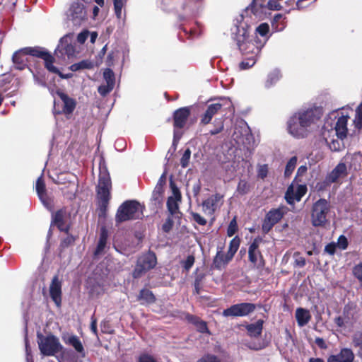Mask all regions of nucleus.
Segmentation results:
<instances>
[{
  "label": "nucleus",
  "instance_id": "f257e3e1",
  "mask_svg": "<svg viewBox=\"0 0 362 362\" xmlns=\"http://www.w3.org/2000/svg\"><path fill=\"white\" fill-rule=\"evenodd\" d=\"M112 182L109 173L105 168H100L98 185L96 187L98 202V216L105 218L107 216L109 202L111 199Z\"/></svg>",
  "mask_w": 362,
  "mask_h": 362
},
{
  "label": "nucleus",
  "instance_id": "f03ea898",
  "mask_svg": "<svg viewBox=\"0 0 362 362\" xmlns=\"http://www.w3.org/2000/svg\"><path fill=\"white\" fill-rule=\"evenodd\" d=\"M145 206L134 199L126 200L118 207L115 214V223L118 226L124 222L142 219Z\"/></svg>",
  "mask_w": 362,
  "mask_h": 362
},
{
  "label": "nucleus",
  "instance_id": "7ed1b4c3",
  "mask_svg": "<svg viewBox=\"0 0 362 362\" xmlns=\"http://www.w3.org/2000/svg\"><path fill=\"white\" fill-rule=\"evenodd\" d=\"M236 42L240 51L244 56L257 58L260 52L262 45L258 41L257 36H250L246 30H243L242 35H237Z\"/></svg>",
  "mask_w": 362,
  "mask_h": 362
},
{
  "label": "nucleus",
  "instance_id": "20e7f679",
  "mask_svg": "<svg viewBox=\"0 0 362 362\" xmlns=\"http://www.w3.org/2000/svg\"><path fill=\"white\" fill-rule=\"evenodd\" d=\"M329 202L320 198L313 203L311 208L310 221L314 227H325L328 223V215L330 213Z\"/></svg>",
  "mask_w": 362,
  "mask_h": 362
},
{
  "label": "nucleus",
  "instance_id": "39448f33",
  "mask_svg": "<svg viewBox=\"0 0 362 362\" xmlns=\"http://www.w3.org/2000/svg\"><path fill=\"white\" fill-rule=\"evenodd\" d=\"M37 339L40 353L45 356H55L63 349L59 339L52 334L45 336L40 332H37Z\"/></svg>",
  "mask_w": 362,
  "mask_h": 362
},
{
  "label": "nucleus",
  "instance_id": "423d86ee",
  "mask_svg": "<svg viewBox=\"0 0 362 362\" xmlns=\"http://www.w3.org/2000/svg\"><path fill=\"white\" fill-rule=\"evenodd\" d=\"M157 264V257L156 253L149 250L148 252L142 253L136 262L135 267L132 272L134 279H139L148 271L156 267Z\"/></svg>",
  "mask_w": 362,
  "mask_h": 362
},
{
  "label": "nucleus",
  "instance_id": "0eeeda50",
  "mask_svg": "<svg viewBox=\"0 0 362 362\" xmlns=\"http://www.w3.org/2000/svg\"><path fill=\"white\" fill-rule=\"evenodd\" d=\"M23 50L26 51L25 53L30 56L42 59L45 62V67L49 72L56 74L62 78H65L59 69L54 66L55 59L45 48L39 46L27 47H24Z\"/></svg>",
  "mask_w": 362,
  "mask_h": 362
},
{
  "label": "nucleus",
  "instance_id": "6e6552de",
  "mask_svg": "<svg viewBox=\"0 0 362 362\" xmlns=\"http://www.w3.org/2000/svg\"><path fill=\"white\" fill-rule=\"evenodd\" d=\"M295 114L301 124L300 126L308 130V127L320 120L323 112L321 107H315L307 110H300Z\"/></svg>",
  "mask_w": 362,
  "mask_h": 362
},
{
  "label": "nucleus",
  "instance_id": "1a4fd4ad",
  "mask_svg": "<svg viewBox=\"0 0 362 362\" xmlns=\"http://www.w3.org/2000/svg\"><path fill=\"white\" fill-rule=\"evenodd\" d=\"M262 242L261 238H255L248 247V260L257 269H262L265 266V260L259 250Z\"/></svg>",
  "mask_w": 362,
  "mask_h": 362
},
{
  "label": "nucleus",
  "instance_id": "9d476101",
  "mask_svg": "<svg viewBox=\"0 0 362 362\" xmlns=\"http://www.w3.org/2000/svg\"><path fill=\"white\" fill-rule=\"evenodd\" d=\"M256 305L252 303H241L224 309L222 315L224 317H243L253 313Z\"/></svg>",
  "mask_w": 362,
  "mask_h": 362
},
{
  "label": "nucleus",
  "instance_id": "9b49d317",
  "mask_svg": "<svg viewBox=\"0 0 362 362\" xmlns=\"http://www.w3.org/2000/svg\"><path fill=\"white\" fill-rule=\"evenodd\" d=\"M228 105L226 108H229L233 106L230 100H221V102L211 103L209 105L205 110L204 113L201 115L200 124L206 125L209 124L213 117L222 111L223 107Z\"/></svg>",
  "mask_w": 362,
  "mask_h": 362
},
{
  "label": "nucleus",
  "instance_id": "f8f14e48",
  "mask_svg": "<svg viewBox=\"0 0 362 362\" xmlns=\"http://www.w3.org/2000/svg\"><path fill=\"white\" fill-rule=\"evenodd\" d=\"M70 218L71 212L66 207H62L52 214V223L54 224L59 230L68 234L71 227V223H67Z\"/></svg>",
  "mask_w": 362,
  "mask_h": 362
},
{
  "label": "nucleus",
  "instance_id": "ddd939ff",
  "mask_svg": "<svg viewBox=\"0 0 362 362\" xmlns=\"http://www.w3.org/2000/svg\"><path fill=\"white\" fill-rule=\"evenodd\" d=\"M222 198V195L216 193L209 197L202 203V211L205 215L211 217L209 226H212L215 221L214 213L218 208L219 202L221 201Z\"/></svg>",
  "mask_w": 362,
  "mask_h": 362
},
{
  "label": "nucleus",
  "instance_id": "4468645a",
  "mask_svg": "<svg viewBox=\"0 0 362 362\" xmlns=\"http://www.w3.org/2000/svg\"><path fill=\"white\" fill-rule=\"evenodd\" d=\"M191 114V107L186 106L175 110L173 114V122L174 127V138L176 135V129H181L185 127Z\"/></svg>",
  "mask_w": 362,
  "mask_h": 362
},
{
  "label": "nucleus",
  "instance_id": "2eb2a0df",
  "mask_svg": "<svg viewBox=\"0 0 362 362\" xmlns=\"http://www.w3.org/2000/svg\"><path fill=\"white\" fill-rule=\"evenodd\" d=\"M296 177L293 182L288 187L285 193V199L289 205L294 204L295 201L300 202L302 197L307 193L308 187L306 185H298L296 191L294 192L293 182L296 180Z\"/></svg>",
  "mask_w": 362,
  "mask_h": 362
},
{
  "label": "nucleus",
  "instance_id": "dca6fc26",
  "mask_svg": "<svg viewBox=\"0 0 362 362\" xmlns=\"http://www.w3.org/2000/svg\"><path fill=\"white\" fill-rule=\"evenodd\" d=\"M284 212L280 209H272L266 214L263 221L262 229L264 233H268L284 216Z\"/></svg>",
  "mask_w": 362,
  "mask_h": 362
},
{
  "label": "nucleus",
  "instance_id": "f3484780",
  "mask_svg": "<svg viewBox=\"0 0 362 362\" xmlns=\"http://www.w3.org/2000/svg\"><path fill=\"white\" fill-rule=\"evenodd\" d=\"M298 117L294 114L287 122V130L293 137L303 139L308 136V130L301 126Z\"/></svg>",
  "mask_w": 362,
  "mask_h": 362
},
{
  "label": "nucleus",
  "instance_id": "a211bd4d",
  "mask_svg": "<svg viewBox=\"0 0 362 362\" xmlns=\"http://www.w3.org/2000/svg\"><path fill=\"white\" fill-rule=\"evenodd\" d=\"M173 196H170L167 200V209L169 215L174 216L176 219H180L182 213L179 210V205L177 202L181 200V194L177 187L173 189Z\"/></svg>",
  "mask_w": 362,
  "mask_h": 362
},
{
  "label": "nucleus",
  "instance_id": "6ab92c4d",
  "mask_svg": "<svg viewBox=\"0 0 362 362\" xmlns=\"http://www.w3.org/2000/svg\"><path fill=\"white\" fill-rule=\"evenodd\" d=\"M63 103L62 109L58 111V114H64L65 115H72L76 107V101L75 99L69 97L66 93L60 89H57L55 92Z\"/></svg>",
  "mask_w": 362,
  "mask_h": 362
},
{
  "label": "nucleus",
  "instance_id": "aec40b11",
  "mask_svg": "<svg viewBox=\"0 0 362 362\" xmlns=\"http://www.w3.org/2000/svg\"><path fill=\"white\" fill-rule=\"evenodd\" d=\"M62 339L66 345L71 346L75 349L80 358L86 356L85 348L78 336L66 333L63 334Z\"/></svg>",
  "mask_w": 362,
  "mask_h": 362
},
{
  "label": "nucleus",
  "instance_id": "412c9836",
  "mask_svg": "<svg viewBox=\"0 0 362 362\" xmlns=\"http://www.w3.org/2000/svg\"><path fill=\"white\" fill-rule=\"evenodd\" d=\"M62 281L59 280V276L57 274L54 275L49 285V296L57 307H60L62 305Z\"/></svg>",
  "mask_w": 362,
  "mask_h": 362
},
{
  "label": "nucleus",
  "instance_id": "4be33fe9",
  "mask_svg": "<svg viewBox=\"0 0 362 362\" xmlns=\"http://www.w3.org/2000/svg\"><path fill=\"white\" fill-rule=\"evenodd\" d=\"M69 11L71 19L75 25H79L83 21L86 19L85 6L82 3L78 1L73 2Z\"/></svg>",
  "mask_w": 362,
  "mask_h": 362
},
{
  "label": "nucleus",
  "instance_id": "5701e85b",
  "mask_svg": "<svg viewBox=\"0 0 362 362\" xmlns=\"http://www.w3.org/2000/svg\"><path fill=\"white\" fill-rule=\"evenodd\" d=\"M358 311L356 304L353 302H349L344 305L342 315L347 325H353L358 321L359 318Z\"/></svg>",
  "mask_w": 362,
  "mask_h": 362
},
{
  "label": "nucleus",
  "instance_id": "b1692460",
  "mask_svg": "<svg viewBox=\"0 0 362 362\" xmlns=\"http://www.w3.org/2000/svg\"><path fill=\"white\" fill-rule=\"evenodd\" d=\"M354 354L351 349L342 348L339 354L330 355L327 362H354Z\"/></svg>",
  "mask_w": 362,
  "mask_h": 362
},
{
  "label": "nucleus",
  "instance_id": "393cba45",
  "mask_svg": "<svg viewBox=\"0 0 362 362\" xmlns=\"http://www.w3.org/2000/svg\"><path fill=\"white\" fill-rule=\"evenodd\" d=\"M74 47L71 43H68L66 37H64L61 38L57 47L54 50V54L57 57H62L64 55L70 57L74 55Z\"/></svg>",
  "mask_w": 362,
  "mask_h": 362
},
{
  "label": "nucleus",
  "instance_id": "a878e982",
  "mask_svg": "<svg viewBox=\"0 0 362 362\" xmlns=\"http://www.w3.org/2000/svg\"><path fill=\"white\" fill-rule=\"evenodd\" d=\"M25 52L26 51L23 50V48H22L13 53L12 62L16 69L24 70L28 66V60L27 55L29 54Z\"/></svg>",
  "mask_w": 362,
  "mask_h": 362
},
{
  "label": "nucleus",
  "instance_id": "bb28decb",
  "mask_svg": "<svg viewBox=\"0 0 362 362\" xmlns=\"http://www.w3.org/2000/svg\"><path fill=\"white\" fill-rule=\"evenodd\" d=\"M349 117L341 115L337 119L335 124L334 130L338 139L343 140L348 134L347 122Z\"/></svg>",
  "mask_w": 362,
  "mask_h": 362
},
{
  "label": "nucleus",
  "instance_id": "cd10ccee",
  "mask_svg": "<svg viewBox=\"0 0 362 362\" xmlns=\"http://www.w3.org/2000/svg\"><path fill=\"white\" fill-rule=\"evenodd\" d=\"M347 174L346 165L344 163H339L327 176L329 182H336L339 178L346 176Z\"/></svg>",
  "mask_w": 362,
  "mask_h": 362
},
{
  "label": "nucleus",
  "instance_id": "c85d7f7f",
  "mask_svg": "<svg viewBox=\"0 0 362 362\" xmlns=\"http://www.w3.org/2000/svg\"><path fill=\"white\" fill-rule=\"evenodd\" d=\"M296 319L298 326L303 327L310 320L311 315L308 310L298 308L296 310Z\"/></svg>",
  "mask_w": 362,
  "mask_h": 362
},
{
  "label": "nucleus",
  "instance_id": "c756f323",
  "mask_svg": "<svg viewBox=\"0 0 362 362\" xmlns=\"http://www.w3.org/2000/svg\"><path fill=\"white\" fill-rule=\"evenodd\" d=\"M227 257L228 254H225L221 250L218 251L213 259V267L216 269L221 270L230 261L227 259Z\"/></svg>",
  "mask_w": 362,
  "mask_h": 362
},
{
  "label": "nucleus",
  "instance_id": "7c9ffc66",
  "mask_svg": "<svg viewBox=\"0 0 362 362\" xmlns=\"http://www.w3.org/2000/svg\"><path fill=\"white\" fill-rule=\"evenodd\" d=\"M265 0H252L251 4L247 7V10H250L252 14L256 17H261L264 8Z\"/></svg>",
  "mask_w": 362,
  "mask_h": 362
},
{
  "label": "nucleus",
  "instance_id": "2f4dec72",
  "mask_svg": "<svg viewBox=\"0 0 362 362\" xmlns=\"http://www.w3.org/2000/svg\"><path fill=\"white\" fill-rule=\"evenodd\" d=\"M263 323L262 320H259L255 323L247 325L246 329L250 336L253 337H259L262 332Z\"/></svg>",
  "mask_w": 362,
  "mask_h": 362
},
{
  "label": "nucleus",
  "instance_id": "473e14b6",
  "mask_svg": "<svg viewBox=\"0 0 362 362\" xmlns=\"http://www.w3.org/2000/svg\"><path fill=\"white\" fill-rule=\"evenodd\" d=\"M138 300H142V303L152 304L156 300V298L151 291L148 288H142L137 297Z\"/></svg>",
  "mask_w": 362,
  "mask_h": 362
},
{
  "label": "nucleus",
  "instance_id": "72a5a7b5",
  "mask_svg": "<svg viewBox=\"0 0 362 362\" xmlns=\"http://www.w3.org/2000/svg\"><path fill=\"white\" fill-rule=\"evenodd\" d=\"M240 244V239L238 236L234 237L229 243V247L226 254H228L227 259L231 260L235 254L238 251Z\"/></svg>",
  "mask_w": 362,
  "mask_h": 362
},
{
  "label": "nucleus",
  "instance_id": "f704fd0d",
  "mask_svg": "<svg viewBox=\"0 0 362 362\" xmlns=\"http://www.w3.org/2000/svg\"><path fill=\"white\" fill-rule=\"evenodd\" d=\"M281 78V74L279 70H274L268 74L267 79L265 82V86L270 88L276 84Z\"/></svg>",
  "mask_w": 362,
  "mask_h": 362
},
{
  "label": "nucleus",
  "instance_id": "c9c22d12",
  "mask_svg": "<svg viewBox=\"0 0 362 362\" xmlns=\"http://www.w3.org/2000/svg\"><path fill=\"white\" fill-rule=\"evenodd\" d=\"M94 67L93 63L90 60H82L78 63L72 64L70 67L73 71H77L81 69H91Z\"/></svg>",
  "mask_w": 362,
  "mask_h": 362
},
{
  "label": "nucleus",
  "instance_id": "e433bc0d",
  "mask_svg": "<svg viewBox=\"0 0 362 362\" xmlns=\"http://www.w3.org/2000/svg\"><path fill=\"white\" fill-rule=\"evenodd\" d=\"M36 191L40 199L46 196V187L43 176H40L36 181Z\"/></svg>",
  "mask_w": 362,
  "mask_h": 362
},
{
  "label": "nucleus",
  "instance_id": "4c0bfd02",
  "mask_svg": "<svg viewBox=\"0 0 362 362\" xmlns=\"http://www.w3.org/2000/svg\"><path fill=\"white\" fill-rule=\"evenodd\" d=\"M163 193V188H161L160 187H155L151 197V200L155 202V204H160L162 203Z\"/></svg>",
  "mask_w": 362,
  "mask_h": 362
},
{
  "label": "nucleus",
  "instance_id": "58836bf2",
  "mask_svg": "<svg viewBox=\"0 0 362 362\" xmlns=\"http://www.w3.org/2000/svg\"><path fill=\"white\" fill-rule=\"evenodd\" d=\"M257 58H253V57L250 56H245V59L243 60L239 64L240 69L245 70L252 67L255 64Z\"/></svg>",
  "mask_w": 362,
  "mask_h": 362
},
{
  "label": "nucleus",
  "instance_id": "ea45409f",
  "mask_svg": "<svg viewBox=\"0 0 362 362\" xmlns=\"http://www.w3.org/2000/svg\"><path fill=\"white\" fill-rule=\"evenodd\" d=\"M296 163L297 158L296 156H293L289 159V160L286 163L284 171V176L286 177H289L292 174L293 171L296 168Z\"/></svg>",
  "mask_w": 362,
  "mask_h": 362
},
{
  "label": "nucleus",
  "instance_id": "a19ab883",
  "mask_svg": "<svg viewBox=\"0 0 362 362\" xmlns=\"http://www.w3.org/2000/svg\"><path fill=\"white\" fill-rule=\"evenodd\" d=\"M127 0H113L115 13L118 19L122 18V10Z\"/></svg>",
  "mask_w": 362,
  "mask_h": 362
},
{
  "label": "nucleus",
  "instance_id": "79ce46f5",
  "mask_svg": "<svg viewBox=\"0 0 362 362\" xmlns=\"http://www.w3.org/2000/svg\"><path fill=\"white\" fill-rule=\"evenodd\" d=\"M250 190V185L245 180H240L237 186V192L240 195L247 194Z\"/></svg>",
  "mask_w": 362,
  "mask_h": 362
},
{
  "label": "nucleus",
  "instance_id": "37998d69",
  "mask_svg": "<svg viewBox=\"0 0 362 362\" xmlns=\"http://www.w3.org/2000/svg\"><path fill=\"white\" fill-rule=\"evenodd\" d=\"M75 240L76 238L74 235L69 234V232L67 236L61 240L59 247L62 250L67 248L69 246L74 245Z\"/></svg>",
  "mask_w": 362,
  "mask_h": 362
},
{
  "label": "nucleus",
  "instance_id": "c03bdc74",
  "mask_svg": "<svg viewBox=\"0 0 362 362\" xmlns=\"http://www.w3.org/2000/svg\"><path fill=\"white\" fill-rule=\"evenodd\" d=\"M173 218H175L174 216L168 215V216L167 217L165 222L163 223L161 226L163 232L168 233L173 229L174 226Z\"/></svg>",
  "mask_w": 362,
  "mask_h": 362
},
{
  "label": "nucleus",
  "instance_id": "a18cd8bd",
  "mask_svg": "<svg viewBox=\"0 0 362 362\" xmlns=\"http://www.w3.org/2000/svg\"><path fill=\"white\" fill-rule=\"evenodd\" d=\"M354 122L356 128L358 129L362 128V103L356 108V117Z\"/></svg>",
  "mask_w": 362,
  "mask_h": 362
},
{
  "label": "nucleus",
  "instance_id": "49530a36",
  "mask_svg": "<svg viewBox=\"0 0 362 362\" xmlns=\"http://www.w3.org/2000/svg\"><path fill=\"white\" fill-rule=\"evenodd\" d=\"M192 217V219L196 222L198 225L204 226L207 224L206 219L201 216L199 213L191 211L189 212Z\"/></svg>",
  "mask_w": 362,
  "mask_h": 362
},
{
  "label": "nucleus",
  "instance_id": "de8ad7c7",
  "mask_svg": "<svg viewBox=\"0 0 362 362\" xmlns=\"http://www.w3.org/2000/svg\"><path fill=\"white\" fill-rule=\"evenodd\" d=\"M103 76H104V78L105 79L107 83L115 86V74L111 69L107 68L104 71Z\"/></svg>",
  "mask_w": 362,
  "mask_h": 362
},
{
  "label": "nucleus",
  "instance_id": "09e8293b",
  "mask_svg": "<svg viewBox=\"0 0 362 362\" xmlns=\"http://www.w3.org/2000/svg\"><path fill=\"white\" fill-rule=\"evenodd\" d=\"M352 274L359 282L362 283V262L354 266Z\"/></svg>",
  "mask_w": 362,
  "mask_h": 362
},
{
  "label": "nucleus",
  "instance_id": "8fccbe9b",
  "mask_svg": "<svg viewBox=\"0 0 362 362\" xmlns=\"http://www.w3.org/2000/svg\"><path fill=\"white\" fill-rule=\"evenodd\" d=\"M191 157V150L188 148L182 154V158H180V165L182 168H185L189 165V160Z\"/></svg>",
  "mask_w": 362,
  "mask_h": 362
},
{
  "label": "nucleus",
  "instance_id": "3c124183",
  "mask_svg": "<svg viewBox=\"0 0 362 362\" xmlns=\"http://www.w3.org/2000/svg\"><path fill=\"white\" fill-rule=\"evenodd\" d=\"M238 227L236 221V216L233 217V218L230 221L228 228H227V235L228 237H232L237 231Z\"/></svg>",
  "mask_w": 362,
  "mask_h": 362
},
{
  "label": "nucleus",
  "instance_id": "603ef678",
  "mask_svg": "<svg viewBox=\"0 0 362 362\" xmlns=\"http://www.w3.org/2000/svg\"><path fill=\"white\" fill-rule=\"evenodd\" d=\"M136 362H158L157 359L151 354L141 353L136 358Z\"/></svg>",
  "mask_w": 362,
  "mask_h": 362
},
{
  "label": "nucleus",
  "instance_id": "864d4df0",
  "mask_svg": "<svg viewBox=\"0 0 362 362\" xmlns=\"http://www.w3.org/2000/svg\"><path fill=\"white\" fill-rule=\"evenodd\" d=\"M197 362H221V359L211 354H207L199 358Z\"/></svg>",
  "mask_w": 362,
  "mask_h": 362
},
{
  "label": "nucleus",
  "instance_id": "5fc2aeb1",
  "mask_svg": "<svg viewBox=\"0 0 362 362\" xmlns=\"http://www.w3.org/2000/svg\"><path fill=\"white\" fill-rule=\"evenodd\" d=\"M194 326L196 327L197 332L200 333H209L207 323L202 319H200V320H199V322Z\"/></svg>",
  "mask_w": 362,
  "mask_h": 362
},
{
  "label": "nucleus",
  "instance_id": "6e6d98bb",
  "mask_svg": "<svg viewBox=\"0 0 362 362\" xmlns=\"http://www.w3.org/2000/svg\"><path fill=\"white\" fill-rule=\"evenodd\" d=\"M353 344L355 347L362 349V330L356 332L353 336Z\"/></svg>",
  "mask_w": 362,
  "mask_h": 362
},
{
  "label": "nucleus",
  "instance_id": "4d7b16f0",
  "mask_svg": "<svg viewBox=\"0 0 362 362\" xmlns=\"http://www.w3.org/2000/svg\"><path fill=\"white\" fill-rule=\"evenodd\" d=\"M114 88V86L107 83L106 85H101L98 87V91L102 96H105L110 93Z\"/></svg>",
  "mask_w": 362,
  "mask_h": 362
},
{
  "label": "nucleus",
  "instance_id": "13d9d810",
  "mask_svg": "<svg viewBox=\"0 0 362 362\" xmlns=\"http://www.w3.org/2000/svg\"><path fill=\"white\" fill-rule=\"evenodd\" d=\"M204 274H199L196 276L194 282V293L196 294H199L200 290H201V284L202 282V280L204 279Z\"/></svg>",
  "mask_w": 362,
  "mask_h": 362
},
{
  "label": "nucleus",
  "instance_id": "bf43d9fd",
  "mask_svg": "<svg viewBox=\"0 0 362 362\" xmlns=\"http://www.w3.org/2000/svg\"><path fill=\"white\" fill-rule=\"evenodd\" d=\"M184 318L187 322L193 325H195L201 319L199 317L190 314L189 313H184Z\"/></svg>",
  "mask_w": 362,
  "mask_h": 362
},
{
  "label": "nucleus",
  "instance_id": "052dcab7",
  "mask_svg": "<svg viewBox=\"0 0 362 362\" xmlns=\"http://www.w3.org/2000/svg\"><path fill=\"white\" fill-rule=\"evenodd\" d=\"M195 258L193 255H188L186 259L182 263L183 268L188 272L193 266Z\"/></svg>",
  "mask_w": 362,
  "mask_h": 362
},
{
  "label": "nucleus",
  "instance_id": "680f3d73",
  "mask_svg": "<svg viewBox=\"0 0 362 362\" xmlns=\"http://www.w3.org/2000/svg\"><path fill=\"white\" fill-rule=\"evenodd\" d=\"M349 242L346 236L344 235H341L338 238L337 246L339 247L341 250H346L348 247Z\"/></svg>",
  "mask_w": 362,
  "mask_h": 362
},
{
  "label": "nucleus",
  "instance_id": "e2e57ef3",
  "mask_svg": "<svg viewBox=\"0 0 362 362\" xmlns=\"http://www.w3.org/2000/svg\"><path fill=\"white\" fill-rule=\"evenodd\" d=\"M316 1L317 0H297L296 7L298 10L303 9L315 3Z\"/></svg>",
  "mask_w": 362,
  "mask_h": 362
},
{
  "label": "nucleus",
  "instance_id": "0e129e2a",
  "mask_svg": "<svg viewBox=\"0 0 362 362\" xmlns=\"http://www.w3.org/2000/svg\"><path fill=\"white\" fill-rule=\"evenodd\" d=\"M256 31L261 35L265 36L269 31V26L267 23H261L256 29Z\"/></svg>",
  "mask_w": 362,
  "mask_h": 362
},
{
  "label": "nucleus",
  "instance_id": "69168bd1",
  "mask_svg": "<svg viewBox=\"0 0 362 362\" xmlns=\"http://www.w3.org/2000/svg\"><path fill=\"white\" fill-rule=\"evenodd\" d=\"M106 244H107V243H105V242L98 240L96 248L93 253L95 257H97L103 252V251L106 247Z\"/></svg>",
  "mask_w": 362,
  "mask_h": 362
},
{
  "label": "nucleus",
  "instance_id": "338daca9",
  "mask_svg": "<svg viewBox=\"0 0 362 362\" xmlns=\"http://www.w3.org/2000/svg\"><path fill=\"white\" fill-rule=\"evenodd\" d=\"M337 247L336 243H330L325 246V251L330 255H334L336 252Z\"/></svg>",
  "mask_w": 362,
  "mask_h": 362
},
{
  "label": "nucleus",
  "instance_id": "774afa93",
  "mask_svg": "<svg viewBox=\"0 0 362 362\" xmlns=\"http://www.w3.org/2000/svg\"><path fill=\"white\" fill-rule=\"evenodd\" d=\"M334 322L338 327L341 328L345 327L346 325H347V322L343 315L336 317L334 320Z\"/></svg>",
  "mask_w": 362,
  "mask_h": 362
}]
</instances>
